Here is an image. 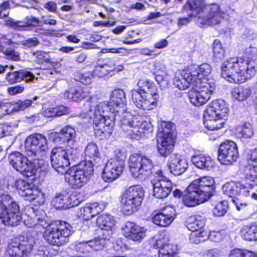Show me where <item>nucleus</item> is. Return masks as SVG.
<instances>
[{
	"label": "nucleus",
	"mask_w": 257,
	"mask_h": 257,
	"mask_svg": "<svg viewBox=\"0 0 257 257\" xmlns=\"http://www.w3.org/2000/svg\"><path fill=\"white\" fill-rule=\"evenodd\" d=\"M224 15L217 4L207 5L204 13L198 17V22L202 25L215 26L221 23Z\"/></svg>",
	"instance_id": "17"
},
{
	"label": "nucleus",
	"mask_w": 257,
	"mask_h": 257,
	"mask_svg": "<svg viewBox=\"0 0 257 257\" xmlns=\"http://www.w3.org/2000/svg\"><path fill=\"white\" fill-rule=\"evenodd\" d=\"M154 166L152 160L145 155L135 154L129 159V170L135 178L144 179L151 176Z\"/></svg>",
	"instance_id": "8"
},
{
	"label": "nucleus",
	"mask_w": 257,
	"mask_h": 257,
	"mask_svg": "<svg viewBox=\"0 0 257 257\" xmlns=\"http://www.w3.org/2000/svg\"><path fill=\"white\" fill-rule=\"evenodd\" d=\"M38 254L42 257H51L52 254L49 250V248L45 246H40L38 249Z\"/></svg>",
	"instance_id": "64"
},
{
	"label": "nucleus",
	"mask_w": 257,
	"mask_h": 257,
	"mask_svg": "<svg viewBox=\"0 0 257 257\" xmlns=\"http://www.w3.org/2000/svg\"><path fill=\"white\" fill-rule=\"evenodd\" d=\"M207 5H205L204 0H189L184 6L186 11L190 10L192 13L191 16L198 17L204 13Z\"/></svg>",
	"instance_id": "30"
},
{
	"label": "nucleus",
	"mask_w": 257,
	"mask_h": 257,
	"mask_svg": "<svg viewBox=\"0 0 257 257\" xmlns=\"http://www.w3.org/2000/svg\"><path fill=\"white\" fill-rule=\"evenodd\" d=\"M54 206L58 208H68L67 198L65 195L59 194L56 196L53 200Z\"/></svg>",
	"instance_id": "49"
},
{
	"label": "nucleus",
	"mask_w": 257,
	"mask_h": 257,
	"mask_svg": "<svg viewBox=\"0 0 257 257\" xmlns=\"http://www.w3.org/2000/svg\"><path fill=\"white\" fill-rule=\"evenodd\" d=\"M100 153L97 145L94 143H90L87 145L84 149V156L86 159L89 160L87 161L97 162L100 160Z\"/></svg>",
	"instance_id": "37"
},
{
	"label": "nucleus",
	"mask_w": 257,
	"mask_h": 257,
	"mask_svg": "<svg viewBox=\"0 0 257 257\" xmlns=\"http://www.w3.org/2000/svg\"><path fill=\"white\" fill-rule=\"evenodd\" d=\"M138 85L140 88L139 90L134 89L132 91L134 103L140 109H153L159 98L157 87L152 82L145 79L140 80Z\"/></svg>",
	"instance_id": "3"
},
{
	"label": "nucleus",
	"mask_w": 257,
	"mask_h": 257,
	"mask_svg": "<svg viewBox=\"0 0 257 257\" xmlns=\"http://www.w3.org/2000/svg\"><path fill=\"white\" fill-rule=\"evenodd\" d=\"M7 25L12 29L20 31L27 26H34L39 24V21L35 18L31 16L28 17L25 21H14L13 20H8Z\"/></svg>",
	"instance_id": "34"
},
{
	"label": "nucleus",
	"mask_w": 257,
	"mask_h": 257,
	"mask_svg": "<svg viewBox=\"0 0 257 257\" xmlns=\"http://www.w3.org/2000/svg\"><path fill=\"white\" fill-rule=\"evenodd\" d=\"M101 208L97 203L87 204L80 209L79 215L84 220L91 219L101 211Z\"/></svg>",
	"instance_id": "31"
},
{
	"label": "nucleus",
	"mask_w": 257,
	"mask_h": 257,
	"mask_svg": "<svg viewBox=\"0 0 257 257\" xmlns=\"http://www.w3.org/2000/svg\"><path fill=\"white\" fill-rule=\"evenodd\" d=\"M240 234L242 238L249 241L257 240V225H246L242 227Z\"/></svg>",
	"instance_id": "42"
},
{
	"label": "nucleus",
	"mask_w": 257,
	"mask_h": 257,
	"mask_svg": "<svg viewBox=\"0 0 257 257\" xmlns=\"http://www.w3.org/2000/svg\"><path fill=\"white\" fill-rule=\"evenodd\" d=\"M227 103L222 99L212 101L207 106L204 114V124L211 131L223 127L228 114Z\"/></svg>",
	"instance_id": "4"
},
{
	"label": "nucleus",
	"mask_w": 257,
	"mask_h": 257,
	"mask_svg": "<svg viewBox=\"0 0 257 257\" xmlns=\"http://www.w3.org/2000/svg\"><path fill=\"white\" fill-rule=\"evenodd\" d=\"M124 168V167L109 160L103 169L102 178L106 182H112L122 173Z\"/></svg>",
	"instance_id": "24"
},
{
	"label": "nucleus",
	"mask_w": 257,
	"mask_h": 257,
	"mask_svg": "<svg viewBox=\"0 0 257 257\" xmlns=\"http://www.w3.org/2000/svg\"><path fill=\"white\" fill-rule=\"evenodd\" d=\"M173 124L169 122H162L160 132L158 136V144L164 145L166 147L170 146V149H173L174 135L172 132Z\"/></svg>",
	"instance_id": "20"
},
{
	"label": "nucleus",
	"mask_w": 257,
	"mask_h": 257,
	"mask_svg": "<svg viewBox=\"0 0 257 257\" xmlns=\"http://www.w3.org/2000/svg\"><path fill=\"white\" fill-rule=\"evenodd\" d=\"M65 195L67 198L68 208L79 205L82 201L80 197L78 196V193L76 192H73L69 195Z\"/></svg>",
	"instance_id": "54"
},
{
	"label": "nucleus",
	"mask_w": 257,
	"mask_h": 257,
	"mask_svg": "<svg viewBox=\"0 0 257 257\" xmlns=\"http://www.w3.org/2000/svg\"><path fill=\"white\" fill-rule=\"evenodd\" d=\"M125 159V153L124 152H122L120 149H116L114 151V157L110 159V160L124 167Z\"/></svg>",
	"instance_id": "50"
},
{
	"label": "nucleus",
	"mask_w": 257,
	"mask_h": 257,
	"mask_svg": "<svg viewBox=\"0 0 257 257\" xmlns=\"http://www.w3.org/2000/svg\"><path fill=\"white\" fill-rule=\"evenodd\" d=\"M40 44L37 38H32L25 40L22 42V44L26 47L31 48L36 47Z\"/></svg>",
	"instance_id": "61"
},
{
	"label": "nucleus",
	"mask_w": 257,
	"mask_h": 257,
	"mask_svg": "<svg viewBox=\"0 0 257 257\" xmlns=\"http://www.w3.org/2000/svg\"><path fill=\"white\" fill-rule=\"evenodd\" d=\"M60 134L61 138L64 142L73 141L76 137V131L70 125H67L61 128Z\"/></svg>",
	"instance_id": "46"
},
{
	"label": "nucleus",
	"mask_w": 257,
	"mask_h": 257,
	"mask_svg": "<svg viewBox=\"0 0 257 257\" xmlns=\"http://www.w3.org/2000/svg\"><path fill=\"white\" fill-rule=\"evenodd\" d=\"M126 100L122 89L112 91L109 101L97 104L93 99L86 101L83 105V113L93 120L95 136L102 139L109 136L114 125V118L119 117L125 110Z\"/></svg>",
	"instance_id": "1"
},
{
	"label": "nucleus",
	"mask_w": 257,
	"mask_h": 257,
	"mask_svg": "<svg viewBox=\"0 0 257 257\" xmlns=\"http://www.w3.org/2000/svg\"><path fill=\"white\" fill-rule=\"evenodd\" d=\"M223 238V236L221 231H211L207 236V238L211 241L214 242H219Z\"/></svg>",
	"instance_id": "59"
},
{
	"label": "nucleus",
	"mask_w": 257,
	"mask_h": 257,
	"mask_svg": "<svg viewBox=\"0 0 257 257\" xmlns=\"http://www.w3.org/2000/svg\"><path fill=\"white\" fill-rule=\"evenodd\" d=\"M15 187L18 193L23 197L27 198L30 201L36 200L38 203H43L45 201L44 194L32 183L22 179L15 182Z\"/></svg>",
	"instance_id": "18"
},
{
	"label": "nucleus",
	"mask_w": 257,
	"mask_h": 257,
	"mask_svg": "<svg viewBox=\"0 0 257 257\" xmlns=\"http://www.w3.org/2000/svg\"><path fill=\"white\" fill-rule=\"evenodd\" d=\"M93 173V164L91 161L80 163L75 169L66 172V180L74 188H80L85 185Z\"/></svg>",
	"instance_id": "9"
},
{
	"label": "nucleus",
	"mask_w": 257,
	"mask_h": 257,
	"mask_svg": "<svg viewBox=\"0 0 257 257\" xmlns=\"http://www.w3.org/2000/svg\"><path fill=\"white\" fill-rule=\"evenodd\" d=\"M214 180L213 178L204 176L194 180L187 188L188 191H195L207 201L212 196L214 190Z\"/></svg>",
	"instance_id": "16"
},
{
	"label": "nucleus",
	"mask_w": 257,
	"mask_h": 257,
	"mask_svg": "<svg viewBox=\"0 0 257 257\" xmlns=\"http://www.w3.org/2000/svg\"><path fill=\"white\" fill-rule=\"evenodd\" d=\"M32 101L31 100H26L25 101H20L16 103L13 106V110L14 111L23 110L28 106L32 104Z\"/></svg>",
	"instance_id": "57"
},
{
	"label": "nucleus",
	"mask_w": 257,
	"mask_h": 257,
	"mask_svg": "<svg viewBox=\"0 0 257 257\" xmlns=\"http://www.w3.org/2000/svg\"><path fill=\"white\" fill-rule=\"evenodd\" d=\"M222 190L225 195L234 198L238 194V182H227L222 186Z\"/></svg>",
	"instance_id": "45"
},
{
	"label": "nucleus",
	"mask_w": 257,
	"mask_h": 257,
	"mask_svg": "<svg viewBox=\"0 0 257 257\" xmlns=\"http://www.w3.org/2000/svg\"><path fill=\"white\" fill-rule=\"evenodd\" d=\"M112 231L107 232V234L103 236L101 238L95 239L87 242L80 243V245L86 248V251H89V248L98 251L101 250L107 244L112 235Z\"/></svg>",
	"instance_id": "29"
},
{
	"label": "nucleus",
	"mask_w": 257,
	"mask_h": 257,
	"mask_svg": "<svg viewBox=\"0 0 257 257\" xmlns=\"http://www.w3.org/2000/svg\"><path fill=\"white\" fill-rule=\"evenodd\" d=\"M78 157L77 149L65 150L61 147H55L51 152L52 166L58 173L65 174L71 161H75Z\"/></svg>",
	"instance_id": "7"
},
{
	"label": "nucleus",
	"mask_w": 257,
	"mask_h": 257,
	"mask_svg": "<svg viewBox=\"0 0 257 257\" xmlns=\"http://www.w3.org/2000/svg\"><path fill=\"white\" fill-rule=\"evenodd\" d=\"M98 226L103 230L102 236L107 234V232L111 231V229L115 225V221L113 217L108 214H102L97 219Z\"/></svg>",
	"instance_id": "33"
},
{
	"label": "nucleus",
	"mask_w": 257,
	"mask_h": 257,
	"mask_svg": "<svg viewBox=\"0 0 257 257\" xmlns=\"http://www.w3.org/2000/svg\"><path fill=\"white\" fill-rule=\"evenodd\" d=\"M124 235L128 239L134 241L141 242L146 236L147 230L134 222H126L123 228Z\"/></svg>",
	"instance_id": "21"
},
{
	"label": "nucleus",
	"mask_w": 257,
	"mask_h": 257,
	"mask_svg": "<svg viewBox=\"0 0 257 257\" xmlns=\"http://www.w3.org/2000/svg\"><path fill=\"white\" fill-rule=\"evenodd\" d=\"M35 245L33 237L19 236L9 243L5 257H29Z\"/></svg>",
	"instance_id": "10"
},
{
	"label": "nucleus",
	"mask_w": 257,
	"mask_h": 257,
	"mask_svg": "<svg viewBox=\"0 0 257 257\" xmlns=\"http://www.w3.org/2000/svg\"><path fill=\"white\" fill-rule=\"evenodd\" d=\"M25 218L24 222L28 227H33L38 224L37 221L34 217H37L35 214V208L31 206H27L25 208Z\"/></svg>",
	"instance_id": "43"
},
{
	"label": "nucleus",
	"mask_w": 257,
	"mask_h": 257,
	"mask_svg": "<svg viewBox=\"0 0 257 257\" xmlns=\"http://www.w3.org/2000/svg\"><path fill=\"white\" fill-rule=\"evenodd\" d=\"M33 55L39 63H51V58L48 53L40 50L34 52Z\"/></svg>",
	"instance_id": "51"
},
{
	"label": "nucleus",
	"mask_w": 257,
	"mask_h": 257,
	"mask_svg": "<svg viewBox=\"0 0 257 257\" xmlns=\"http://www.w3.org/2000/svg\"><path fill=\"white\" fill-rule=\"evenodd\" d=\"M228 202L225 200H222L217 203L213 210V213L216 216H223L227 211Z\"/></svg>",
	"instance_id": "48"
},
{
	"label": "nucleus",
	"mask_w": 257,
	"mask_h": 257,
	"mask_svg": "<svg viewBox=\"0 0 257 257\" xmlns=\"http://www.w3.org/2000/svg\"><path fill=\"white\" fill-rule=\"evenodd\" d=\"M156 245L159 248V256L161 257H172L177 251V246L175 244L157 240Z\"/></svg>",
	"instance_id": "32"
},
{
	"label": "nucleus",
	"mask_w": 257,
	"mask_h": 257,
	"mask_svg": "<svg viewBox=\"0 0 257 257\" xmlns=\"http://www.w3.org/2000/svg\"><path fill=\"white\" fill-rule=\"evenodd\" d=\"M193 86L188 92V97L193 105L199 107L209 100L214 91L215 85L213 83L200 81L196 82Z\"/></svg>",
	"instance_id": "11"
},
{
	"label": "nucleus",
	"mask_w": 257,
	"mask_h": 257,
	"mask_svg": "<svg viewBox=\"0 0 257 257\" xmlns=\"http://www.w3.org/2000/svg\"><path fill=\"white\" fill-rule=\"evenodd\" d=\"M253 135V127L250 123L245 122L236 128V136L243 140L250 139Z\"/></svg>",
	"instance_id": "39"
},
{
	"label": "nucleus",
	"mask_w": 257,
	"mask_h": 257,
	"mask_svg": "<svg viewBox=\"0 0 257 257\" xmlns=\"http://www.w3.org/2000/svg\"><path fill=\"white\" fill-rule=\"evenodd\" d=\"M156 81L159 84H167L168 82V74H155Z\"/></svg>",
	"instance_id": "63"
},
{
	"label": "nucleus",
	"mask_w": 257,
	"mask_h": 257,
	"mask_svg": "<svg viewBox=\"0 0 257 257\" xmlns=\"http://www.w3.org/2000/svg\"><path fill=\"white\" fill-rule=\"evenodd\" d=\"M229 257H257V255L252 251H242L239 249H235L230 251Z\"/></svg>",
	"instance_id": "52"
},
{
	"label": "nucleus",
	"mask_w": 257,
	"mask_h": 257,
	"mask_svg": "<svg viewBox=\"0 0 257 257\" xmlns=\"http://www.w3.org/2000/svg\"><path fill=\"white\" fill-rule=\"evenodd\" d=\"M144 197V190L140 185L129 187L121 197L122 211L128 215L136 212L142 204Z\"/></svg>",
	"instance_id": "6"
},
{
	"label": "nucleus",
	"mask_w": 257,
	"mask_h": 257,
	"mask_svg": "<svg viewBox=\"0 0 257 257\" xmlns=\"http://www.w3.org/2000/svg\"><path fill=\"white\" fill-rule=\"evenodd\" d=\"M251 90L248 87H239L235 88L232 92V96L236 100L240 101L247 99L251 95Z\"/></svg>",
	"instance_id": "44"
},
{
	"label": "nucleus",
	"mask_w": 257,
	"mask_h": 257,
	"mask_svg": "<svg viewBox=\"0 0 257 257\" xmlns=\"http://www.w3.org/2000/svg\"><path fill=\"white\" fill-rule=\"evenodd\" d=\"M213 51L215 57L220 59L223 57L224 51L219 40H216L214 41Z\"/></svg>",
	"instance_id": "55"
},
{
	"label": "nucleus",
	"mask_w": 257,
	"mask_h": 257,
	"mask_svg": "<svg viewBox=\"0 0 257 257\" xmlns=\"http://www.w3.org/2000/svg\"><path fill=\"white\" fill-rule=\"evenodd\" d=\"M239 156L236 144L232 141L222 143L218 151V160L221 164L230 165L236 162Z\"/></svg>",
	"instance_id": "19"
},
{
	"label": "nucleus",
	"mask_w": 257,
	"mask_h": 257,
	"mask_svg": "<svg viewBox=\"0 0 257 257\" xmlns=\"http://www.w3.org/2000/svg\"><path fill=\"white\" fill-rule=\"evenodd\" d=\"M246 160L248 165L257 167V148L248 151Z\"/></svg>",
	"instance_id": "56"
},
{
	"label": "nucleus",
	"mask_w": 257,
	"mask_h": 257,
	"mask_svg": "<svg viewBox=\"0 0 257 257\" xmlns=\"http://www.w3.org/2000/svg\"><path fill=\"white\" fill-rule=\"evenodd\" d=\"M154 74H167L166 65L161 62L156 63Z\"/></svg>",
	"instance_id": "62"
},
{
	"label": "nucleus",
	"mask_w": 257,
	"mask_h": 257,
	"mask_svg": "<svg viewBox=\"0 0 257 257\" xmlns=\"http://www.w3.org/2000/svg\"><path fill=\"white\" fill-rule=\"evenodd\" d=\"M256 71L253 62L243 57H230L222 63L221 75L230 83H242L253 77Z\"/></svg>",
	"instance_id": "2"
},
{
	"label": "nucleus",
	"mask_w": 257,
	"mask_h": 257,
	"mask_svg": "<svg viewBox=\"0 0 257 257\" xmlns=\"http://www.w3.org/2000/svg\"><path fill=\"white\" fill-rule=\"evenodd\" d=\"M191 161L196 167L201 170L210 171L215 167L214 160L207 155H194L192 157Z\"/></svg>",
	"instance_id": "27"
},
{
	"label": "nucleus",
	"mask_w": 257,
	"mask_h": 257,
	"mask_svg": "<svg viewBox=\"0 0 257 257\" xmlns=\"http://www.w3.org/2000/svg\"><path fill=\"white\" fill-rule=\"evenodd\" d=\"M114 68V64L111 65L105 64L103 65L98 64L94 69L93 74L94 77L99 78H104L108 75L111 76L113 74V69Z\"/></svg>",
	"instance_id": "40"
},
{
	"label": "nucleus",
	"mask_w": 257,
	"mask_h": 257,
	"mask_svg": "<svg viewBox=\"0 0 257 257\" xmlns=\"http://www.w3.org/2000/svg\"><path fill=\"white\" fill-rule=\"evenodd\" d=\"M185 225L189 230L194 232L204 226L205 219L200 215L191 216L186 220Z\"/></svg>",
	"instance_id": "35"
},
{
	"label": "nucleus",
	"mask_w": 257,
	"mask_h": 257,
	"mask_svg": "<svg viewBox=\"0 0 257 257\" xmlns=\"http://www.w3.org/2000/svg\"><path fill=\"white\" fill-rule=\"evenodd\" d=\"M154 175L155 178L152 181L153 195L158 199L165 198L172 190V183L164 175L161 169L155 170Z\"/></svg>",
	"instance_id": "14"
},
{
	"label": "nucleus",
	"mask_w": 257,
	"mask_h": 257,
	"mask_svg": "<svg viewBox=\"0 0 257 257\" xmlns=\"http://www.w3.org/2000/svg\"><path fill=\"white\" fill-rule=\"evenodd\" d=\"M48 148L46 137L40 134L30 135L25 141L26 151L29 157L42 156Z\"/></svg>",
	"instance_id": "13"
},
{
	"label": "nucleus",
	"mask_w": 257,
	"mask_h": 257,
	"mask_svg": "<svg viewBox=\"0 0 257 257\" xmlns=\"http://www.w3.org/2000/svg\"><path fill=\"white\" fill-rule=\"evenodd\" d=\"M187 191V194H185L183 198L184 204L188 207H194L198 204L204 203L207 200L198 195L196 192Z\"/></svg>",
	"instance_id": "36"
},
{
	"label": "nucleus",
	"mask_w": 257,
	"mask_h": 257,
	"mask_svg": "<svg viewBox=\"0 0 257 257\" xmlns=\"http://www.w3.org/2000/svg\"><path fill=\"white\" fill-rule=\"evenodd\" d=\"M168 166L170 172L175 176L184 173L188 168L187 161L178 154H172L168 160Z\"/></svg>",
	"instance_id": "23"
},
{
	"label": "nucleus",
	"mask_w": 257,
	"mask_h": 257,
	"mask_svg": "<svg viewBox=\"0 0 257 257\" xmlns=\"http://www.w3.org/2000/svg\"><path fill=\"white\" fill-rule=\"evenodd\" d=\"M4 54L7 57L8 59L14 61H18L20 59L19 53L14 50L6 48L4 51Z\"/></svg>",
	"instance_id": "58"
},
{
	"label": "nucleus",
	"mask_w": 257,
	"mask_h": 257,
	"mask_svg": "<svg viewBox=\"0 0 257 257\" xmlns=\"http://www.w3.org/2000/svg\"><path fill=\"white\" fill-rule=\"evenodd\" d=\"M7 80L11 84L20 82L22 80L34 82L37 78L30 72L25 70L10 72L6 75Z\"/></svg>",
	"instance_id": "26"
},
{
	"label": "nucleus",
	"mask_w": 257,
	"mask_h": 257,
	"mask_svg": "<svg viewBox=\"0 0 257 257\" xmlns=\"http://www.w3.org/2000/svg\"><path fill=\"white\" fill-rule=\"evenodd\" d=\"M10 165L24 176L30 177L35 174L36 166L26 157L19 152H13L9 156Z\"/></svg>",
	"instance_id": "15"
},
{
	"label": "nucleus",
	"mask_w": 257,
	"mask_h": 257,
	"mask_svg": "<svg viewBox=\"0 0 257 257\" xmlns=\"http://www.w3.org/2000/svg\"><path fill=\"white\" fill-rule=\"evenodd\" d=\"M188 68L181 72L180 75L174 78V84L179 89L184 90L189 87L190 84L194 85L196 83L192 75L189 74Z\"/></svg>",
	"instance_id": "28"
},
{
	"label": "nucleus",
	"mask_w": 257,
	"mask_h": 257,
	"mask_svg": "<svg viewBox=\"0 0 257 257\" xmlns=\"http://www.w3.org/2000/svg\"><path fill=\"white\" fill-rule=\"evenodd\" d=\"M23 217L17 202H12L7 206L0 201V222L8 226H17Z\"/></svg>",
	"instance_id": "12"
},
{
	"label": "nucleus",
	"mask_w": 257,
	"mask_h": 257,
	"mask_svg": "<svg viewBox=\"0 0 257 257\" xmlns=\"http://www.w3.org/2000/svg\"><path fill=\"white\" fill-rule=\"evenodd\" d=\"M121 125L123 127H130L134 128V130H128L127 128H122L123 130H126L129 134H136L135 129L139 125V122L136 121L133 116L129 113H125V115L122 116V119H120Z\"/></svg>",
	"instance_id": "41"
},
{
	"label": "nucleus",
	"mask_w": 257,
	"mask_h": 257,
	"mask_svg": "<svg viewBox=\"0 0 257 257\" xmlns=\"http://www.w3.org/2000/svg\"><path fill=\"white\" fill-rule=\"evenodd\" d=\"M71 229L69 223L60 220L56 221L46 229L45 239L50 244L61 246L67 242L68 237L71 235Z\"/></svg>",
	"instance_id": "5"
},
{
	"label": "nucleus",
	"mask_w": 257,
	"mask_h": 257,
	"mask_svg": "<svg viewBox=\"0 0 257 257\" xmlns=\"http://www.w3.org/2000/svg\"><path fill=\"white\" fill-rule=\"evenodd\" d=\"M94 75L92 71H87L83 73L77 72L75 74L74 79L85 85L91 83Z\"/></svg>",
	"instance_id": "47"
},
{
	"label": "nucleus",
	"mask_w": 257,
	"mask_h": 257,
	"mask_svg": "<svg viewBox=\"0 0 257 257\" xmlns=\"http://www.w3.org/2000/svg\"><path fill=\"white\" fill-rule=\"evenodd\" d=\"M243 179L254 186L257 185V167L246 166L243 170Z\"/></svg>",
	"instance_id": "38"
},
{
	"label": "nucleus",
	"mask_w": 257,
	"mask_h": 257,
	"mask_svg": "<svg viewBox=\"0 0 257 257\" xmlns=\"http://www.w3.org/2000/svg\"><path fill=\"white\" fill-rule=\"evenodd\" d=\"M175 216V209L172 207L167 206L157 213L152 220L154 224L161 227H166L174 220Z\"/></svg>",
	"instance_id": "22"
},
{
	"label": "nucleus",
	"mask_w": 257,
	"mask_h": 257,
	"mask_svg": "<svg viewBox=\"0 0 257 257\" xmlns=\"http://www.w3.org/2000/svg\"><path fill=\"white\" fill-rule=\"evenodd\" d=\"M254 186V185L246 182L244 184L238 182V194L244 196H248L249 195L250 190L252 189Z\"/></svg>",
	"instance_id": "53"
},
{
	"label": "nucleus",
	"mask_w": 257,
	"mask_h": 257,
	"mask_svg": "<svg viewBox=\"0 0 257 257\" xmlns=\"http://www.w3.org/2000/svg\"><path fill=\"white\" fill-rule=\"evenodd\" d=\"M24 90V86L22 85H17L16 86L8 88V92L10 95H15L23 93Z\"/></svg>",
	"instance_id": "60"
},
{
	"label": "nucleus",
	"mask_w": 257,
	"mask_h": 257,
	"mask_svg": "<svg viewBox=\"0 0 257 257\" xmlns=\"http://www.w3.org/2000/svg\"><path fill=\"white\" fill-rule=\"evenodd\" d=\"M189 74L195 79L196 82L200 81L211 82L206 79V77L211 73V68L207 63H203L199 66L195 65L189 67Z\"/></svg>",
	"instance_id": "25"
}]
</instances>
